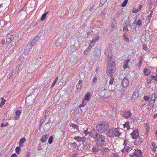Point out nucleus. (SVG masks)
<instances>
[{
    "label": "nucleus",
    "instance_id": "nucleus-40",
    "mask_svg": "<svg viewBox=\"0 0 157 157\" xmlns=\"http://www.w3.org/2000/svg\"><path fill=\"white\" fill-rule=\"evenodd\" d=\"M30 51V50H29L28 49V48H26V49H25L24 51V53L25 54L27 55L29 53Z\"/></svg>",
    "mask_w": 157,
    "mask_h": 157
},
{
    "label": "nucleus",
    "instance_id": "nucleus-54",
    "mask_svg": "<svg viewBox=\"0 0 157 157\" xmlns=\"http://www.w3.org/2000/svg\"><path fill=\"white\" fill-rule=\"evenodd\" d=\"M151 17L149 16V15H148L147 17V21H148V22L149 23V22H150V21L151 19Z\"/></svg>",
    "mask_w": 157,
    "mask_h": 157
},
{
    "label": "nucleus",
    "instance_id": "nucleus-6",
    "mask_svg": "<svg viewBox=\"0 0 157 157\" xmlns=\"http://www.w3.org/2000/svg\"><path fill=\"white\" fill-rule=\"evenodd\" d=\"M84 133L86 135L88 134L92 137L94 138H96L98 136V134L97 130L94 129L90 132H87L86 131H84Z\"/></svg>",
    "mask_w": 157,
    "mask_h": 157
},
{
    "label": "nucleus",
    "instance_id": "nucleus-60",
    "mask_svg": "<svg viewBox=\"0 0 157 157\" xmlns=\"http://www.w3.org/2000/svg\"><path fill=\"white\" fill-rule=\"evenodd\" d=\"M142 5H140L138 6V7L137 8V9L140 11V10H141V9L142 8Z\"/></svg>",
    "mask_w": 157,
    "mask_h": 157
},
{
    "label": "nucleus",
    "instance_id": "nucleus-62",
    "mask_svg": "<svg viewBox=\"0 0 157 157\" xmlns=\"http://www.w3.org/2000/svg\"><path fill=\"white\" fill-rule=\"evenodd\" d=\"M82 86V85L81 84H78L77 86V88H81Z\"/></svg>",
    "mask_w": 157,
    "mask_h": 157
},
{
    "label": "nucleus",
    "instance_id": "nucleus-10",
    "mask_svg": "<svg viewBox=\"0 0 157 157\" xmlns=\"http://www.w3.org/2000/svg\"><path fill=\"white\" fill-rule=\"evenodd\" d=\"M74 139L78 142L82 143H84L86 140V138L85 137H81L79 136H75Z\"/></svg>",
    "mask_w": 157,
    "mask_h": 157
},
{
    "label": "nucleus",
    "instance_id": "nucleus-23",
    "mask_svg": "<svg viewBox=\"0 0 157 157\" xmlns=\"http://www.w3.org/2000/svg\"><path fill=\"white\" fill-rule=\"evenodd\" d=\"M48 13V11H47L42 15L40 18V20L41 21H43L44 20L46 16V15H47Z\"/></svg>",
    "mask_w": 157,
    "mask_h": 157
},
{
    "label": "nucleus",
    "instance_id": "nucleus-29",
    "mask_svg": "<svg viewBox=\"0 0 157 157\" xmlns=\"http://www.w3.org/2000/svg\"><path fill=\"white\" fill-rule=\"evenodd\" d=\"M21 150V149L20 147H17L15 148L16 152L17 154H19Z\"/></svg>",
    "mask_w": 157,
    "mask_h": 157
},
{
    "label": "nucleus",
    "instance_id": "nucleus-22",
    "mask_svg": "<svg viewBox=\"0 0 157 157\" xmlns=\"http://www.w3.org/2000/svg\"><path fill=\"white\" fill-rule=\"evenodd\" d=\"M130 149L131 147L129 146H127L125 145L124 148L122 150V151L123 152H124L125 151L128 152Z\"/></svg>",
    "mask_w": 157,
    "mask_h": 157
},
{
    "label": "nucleus",
    "instance_id": "nucleus-27",
    "mask_svg": "<svg viewBox=\"0 0 157 157\" xmlns=\"http://www.w3.org/2000/svg\"><path fill=\"white\" fill-rule=\"evenodd\" d=\"M2 101L0 103V108L2 107L3 105L5 104L6 100L4 99L3 98H1Z\"/></svg>",
    "mask_w": 157,
    "mask_h": 157
},
{
    "label": "nucleus",
    "instance_id": "nucleus-12",
    "mask_svg": "<svg viewBox=\"0 0 157 157\" xmlns=\"http://www.w3.org/2000/svg\"><path fill=\"white\" fill-rule=\"evenodd\" d=\"M157 97V96L156 94L155 93H153L151 95V100L149 101V104H150L151 101L152 102L153 101V103H151V105L153 106L154 103L156 100Z\"/></svg>",
    "mask_w": 157,
    "mask_h": 157
},
{
    "label": "nucleus",
    "instance_id": "nucleus-43",
    "mask_svg": "<svg viewBox=\"0 0 157 157\" xmlns=\"http://www.w3.org/2000/svg\"><path fill=\"white\" fill-rule=\"evenodd\" d=\"M92 151L94 152H98V150L97 149L96 147H94L92 149Z\"/></svg>",
    "mask_w": 157,
    "mask_h": 157
},
{
    "label": "nucleus",
    "instance_id": "nucleus-35",
    "mask_svg": "<svg viewBox=\"0 0 157 157\" xmlns=\"http://www.w3.org/2000/svg\"><path fill=\"white\" fill-rule=\"evenodd\" d=\"M106 1L107 0H101L100 2V6H102Z\"/></svg>",
    "mask_w": 157,
    "mask_h": 157
},
{
    "label": "nucleus",
    "instance_id": "nucleus-17",
    "mask_svg": "<svg viewBox=\"0 0 157 157\" xmlns=\"http://www.w3.org/2000/svg\"><path fill=\"white\" fill-rule=\"evenodd\" d=\"M90 93H86L84 97L85 100L87 101H89L90 99Z\"/></svg>",
    "mask_w": 157,
    "mask_h": 157
},
{
    "label": "nucleus",
    "instance_id": "nucleus-5",
    "mask_svg": "<svg viewBox=\"0 0 157 157\" xmlns=\"http://www.w3.org/2000/svg\"><path fill=\"white\" fill-rule=\"evenodd\" d=\"M105 138L102 135L100 136L96 141V145L98 146H101L103 145L105 142Z\"/></svg>",
    "mask_w": 157,
    "mask_h": 157
},
{
    "label": "nucleus",
    "instance_id": "nucleus-32",
    "mask_svg": "<svg viewBox=\"0 0 157 157\" xmlns=\"http://www.w3.org/2000/svg\"><path fill=\"white\" fill-rule=\"evenodd\" d=\"M110 77H111L109 81V84H110L112 85L113 84V80L114 78L113 77L112 75V76H110Z\"/></svg>",
    "mask_w": 157,
    "mask_h": 157
},
{
    "label": "nucleus",
    "instance_id": "nucleus-47",
    "mask_svg": "<svg viewBox=\"0 0 157 157\" xmlns=\"http://www.w3.org/2000/svg\"><path fill=\"white\" fill-rule=\"evenodd\" d=\"M139 11L137 9H133L132 10V12L133 13H136L137 12H139Z\"/></svg>",
    "mask_w": 157,
    "mask_h": 157
},
{
    "label": "nucleus",
    "instance_id": "nucleus-44",
    "mask_svg": "<svg viewBox=\"0 0 157 157\" xmlns=\"http://www.w3.org/2000/svg\"><path fill=\"white\" fill-rule=\"evenodd\" d=\"M123 38L125 40H126L127 41H129L128 38L125 35H123Z\"/></svg>",
    "mask_w": 157,
    "mask_h": 157
},
{
    "label": "nucleus",
    "instance_id": "nucleus-58",
    "mask_svg": "<svg viewBox=\"0 0 157 157\" xmlns=\"http://www.w3.org/2000/svg\"><path fill=\"white\" fill-rule=\"evenodd\" d=\"M56 81H54L53 82L52 86L51 87V88H52L53 87V86L56 84Z\"/></svg>",
    "mask_w": 157,
    "mask_h": 157
},
{
    "label": "nucleus",
    "instance_id": "nucleus-21",
    "mask_svg": "<svg viewBox=\"0 0 157 157\" xmlns=\"http://www.w3.org/2000/svg\"><path fill=\"white\" fill-rule=\"evenodd\" d=\"M99 36H97L91 41V42L92 43H94L98 41L99 40Z\"/></svg>",
    "mask_w": 157,
    "mask_h": 157
},
{
    "label": "nucleus",
    "instance_id": "nucleus-30",
    "mask_svg": "<svg viewBox=\"0 0 157 157\" xmlns=\"http://www.w3.org/2000/svg\"><path fill=\"white\" fill-rule=\"evenodd\" d=\"M142 21L141 20L139 19L138 20L136 23V25H137L140 26V25L142 24Z\"/></svg>",
    "mask_w": 157,
    "mask_h": 157
},
{
    "label": "nucleus",
    "instance_id": "nucleus-61",
    "mask_svg": "<svg viewBox=\"0 0 157 157\" xmlns=\"http://www.w3.org/2000/svg\"><path fill=\"white\" fill-rule=\"evenodd\" d=\"M17 155L15 153L11 155V157H17Z\"/></svg>",
    "mask_w": 157,
    "mask_h": 157
},
{
    "label": "nucleus",
    "instance_id": "nucleus-33",
    "mask_svg": "<svg viewBox=\"0 0 157 157\" xmlns=\"http://www.w3.org/2000/svg\"><path fill=\"white\" fill-rule=\"evenodd\" d=\"M53 137L52 136H51L49 137V139L48 140V143L49 144H51L53 141Z\"/></svg>",
    "mask_w": 157,
    "mask_h": 157
},
{
    "label": "nucleus",
    "instance_id": "nucleus-64",
    "mask_svg": "<svg viewBox=\"0 0 157 157\" xmlns=\"http://www.w3.org/2000/svg\"><path fill=\"white\" fill-rule=\"evenodd\" d=\"M78 155L77 154H74L72 155V157H78Z\"/></svg>",
    "mask_w": 157,
    "mask_h": 157
},
{
    "label": "nucleus",
    "instance_id": "nucleus-59",
    "mask_svg": "<svg viewBox=\"0 0 157 157\" xmlns=\"http://www.w3.org/2000/svg\"><path fill=\"white\" fill-rule=\"evenodd\" d=\"M45 119H46V117L44 116V117L40 121V123H41V124H42L43 123V122H44V121Z\"/></svg>",
    "mask_w": 157,
    "mask_h": 157
},
{
    "label": "nucleus",
    "instance_id": "nucleus-57",
    "mask_svg": "<svg viewBox=\"0 0 157 157\" xmlns=\"http://www.w3.org/2000/svg\"><path fill=\"white\" fill-rule=\"evenodd\" d=\"M89 52L88 49H86L84 52V54L85 55H86Z\"/></svg>",
    "mask_w": 157,
    "mask_h": 157
},
{
    "label": "nucleus",
    "instance_id": "nucleus-51",
    "mask_svg": "<svg viewBox=\"0 0 157 157\" xmlns=\"http://www.w3.org/2000/svg\"><path fill=\"white\" fill-rule=\"evenodd\" d=\"M49 84H46L45 86L44 87V88H43V90H46V89L49 87Z\"/></svg>",
    "mask_w": 157,
    "mask_h": 157
},
{
    "label": "nucleus",
    "instance_id": "nucleus-28",
    "mask_svg": "<svg viewBox=\"0 0 157 157\" xmlns=\"http://www.w3.org/2000/svg\"><path fill=\"white\" fill-rule=\"evenodd\" d=\"M77 47H76L75 44H74L71 46V50L72 52H74L77 50Z\"/></svg>",
    "mask_w": 157,
    "mask_h": 157
},
{
    "label": "nucleus",
    "instance_id": "nucleus-56",
    "mask_svg": "<svg viewBox=\"0 0 157 157\" xmlns=\"http://www.w3.org/2000/svg\"><path fill=\"white\" fill-rule=\"evenodd\" d=\"M142 63V60L141 59L140 60L139 63V67H140L141 66Z\"/></svg>",
    "mask_w": 157,
    "mask_h": 157
},
{
    "label": "nucleus",
    "instance_id": "nucleus-42",
    "mask_svg": "<svg viewBox=\"0 0 157 157\" xmlns=\"http://www.w3.org/2000/svg\"><path fill=\"white\" fill-rule=\"evenodd\" d=\"M110 157H118V155L114 153H112Z\"/></svg>",
    "mask_w": 157,
    "mask_h": 157
},
{
    "label": "nucleus",
    "instance_id": "nucleus-4",
    "mask_svg": "<svg viewBox=\"0 0 157 157\" xmlns=\"http://www.w3.org/2000/svg\"><path fill=\"white\" fill-rule=\"evenodd\" d=\"M116 65L115 61L112 58L110 59L109 61V66L112 68L109 71V74L110 76H112V74L115 71V68Z\"/></svg>",
    "mask_w": 157,
    "mask_h": 157
},
{
    "label": "nucleus",
    "instance_id": "nucleus-16",
    "mask_svg": "<svg viewBox=\"0 0 157 157\" xmlns=\"http://www.w3.org/2000/svg\"><path fill=\"white\" fill-rule=\"evenodd\" d=\"M26 141V139L24 137L21 138L20 140V142L19 143V146L22 147L23 146V144Z\"/></svg>",
    "mask_w": 157,
    "mask_h": 157
},
{
    "label": "nucleus",
    "instance_id": "nucleus-36",
    "mask_svg": "<svg viewBox=\"0 0 157 157\" xmlns=\"http://www.w3.org/2000/svg\"><path fill=\"white\" fill-rule=\"evenodd\" d=\"M21 114V112L20 110H17L16 111V112H15V114L17 116H18L19 117Z\"/></svg>",
    "mask_w": 157,
    "mask_h": 157
},
{
    "label": "nucleus",
    "instance_id": "nucleus-38",
    "mask_svg": "<svg viewBox=\"0 0 157 157\" xmlns=\"http://www.w3.org/2000/svg\"><path fill=\"white\" fill-rule=\"evenodd\" d=\"M70 126L75 129H76L78 127L77 125L74 124H70Z\"/></svg>",
    "mask_w": 157,
    "mask_h": 157
},
{
    "label": "nucleus",
    "instance_id": "nucleus-9",
    "mask_svg": "<svg viewBox=\"0 0 157 157\" xmlns=\"http://www.w3.org/2000/svg\"><path fill=\"white\" fill-rule=\"evenodd\" d=\"M135 140L134 142L135 144L136 145L138 146L143 141V139L139 137L135 139Z\"/></svg>",
    "mask_w": 157,
    "mask_h": 157
},
{
    "label": "nucleus",
    "instance_id": "nucleus-8",
    "mask_svg": "<svg viewBox=\"0 0 157 157\" xmlns=\"http://www.w3.org/2000/svg\"><path fill=\"white\" fill-rule=\"evenodd\" d=\"M131 134L132 136V138L133 139H135L137 138V137H140L139 136V132L137 130H134Z\"/></svg>",
    "mask_w": 157,
    "mask_h": 157
},
{
    "label": "nucleus",
    "instance_id": "nucleus-3",
    "mask_svg": "<svg viewBox=\"0 0 157 157\" xmlns=\"http://www.w3.org/2000/svg\"><path fill=\"white\" fill-rule=\"evenodd\" d=\"M108 127V125L105 123L98 124L96 126L97 130L98 132H103L106 131L107 128Z\"/></svg>",
    "mask_w": 157,
    "mask_h": 157
},
{
    "label": "nucleus",
    "instance_id": "nucleus-13",
    "mask_svg": "<svg viewBox=\"0 0 157 157\" xmlns=\"http://www.w3.org/2000/svg\"><path fill=\"white\" fill-rule=\"evenodd\" d=\"M48 137V135H44L42 136L40 139V141L43 142L44 143L47 140Z\"/></svg>",
    "mask_w": 157,
    "mask_h": 157
},
{
    "label": "nucleus",
    "instance_id": "nucleus-39",
    "mask_svg": "<svg viewBox=\"0 0 157 157\" xmlns=\"http://www.w3.org/2000/svg\"><path fill=\"white\" fill-rule=\"evenodd\" d=\"M151 79H154L155 81H157V75H156V76H154L153 75H151Z\"/></svg>",
    "mask_w": 157,
    "mask_h": 157
},
{
    "label": "nucleus",
    "instance_id": "nucleus-41",
    "mask_svg": "<svg viewBox=\"0 0 157 157\" xmlns=\"http://www.w3.org/2000/svg\"><path fill=\"white\" fill-rule=\"evenodd\" d=\"M71 146L73 147V148H74L77 147V144L75 143L74 142L73 143H70Z\"/></svg>",
    "mask_w": 157,
    "mask_h": 157
},
{
    "label": "nucleus",
    "instance_id": "nucleus-2",
    "mask_svg": "<svg viewBox=\"0 0 157 157\" xmlns=\"http://www.w3.org/2000/svg\"><path fill=\"white\" fill-rule=\"evenodd\" d=\"M121 134V133L119 132L118 128H111L109 131V137H112L115 136H119Z\"/></svg>",
    "mask_w": 157,
    "mask_h": 157
},
{
    "label": "nucleus",
    "instance_id": "nucleus-14",
    "mask_svg": "<svg viewBox=\"0 0 157 157\" xmlns=\"http://www.w3.org/2000/svg\"><path fill=\"white\" fill-rule=\"evenodd\" d=\"M130 59H128L124 61V62L123 64V67L125 69L128 67V63L130 62Z\"/></svg>",
    "mask_w": 157,
    "mask_h": 157
},
{
    "label": "nucleus",
    "instance_id": "nucleus-20",
    "mask_svg": "<svg viewBox=\"0 0 157 157\" xmlns=\"http://www.w3.org/2000/svg\"><path fill=\"white\" fill-rule=\"evenodd\" d=\"M116 27V23L115 21L114 20H113L111 23V27L112 28L111 30H112L113 29H114Z\"/></svg>",
    "mask_w": 157,
    "mask_h": 157
},
{
    "label": "nucleus",
    "instance_id": "nucleus-11",
    "mask_svg": "<svg viewBox=\"0 0 157 157\" xmlns=\"http://www.w3.org/2000/svg\"><path fill=\"white\" fill-rule=\"evenodd\" d=\"M129 84V81L126 78H124L122 80V85L124 87H127Z\"/></svg>",
    "mask_w": 157,
    "mask_h": 157
},
{
    "label": "nucleus",
    "instance_id": "nucleus-53",
    "mask_svg": "<svg viewBox=\"0 0 157 157\" xmlns=\"http://www.w3.org/2000/svg\"><path fill=\"white\" fill-rule=\"evenodd\" d=\"M97 78L96 77H95L94 78L92 82L93 83H95L97 82Z\"/></svg>",
    "mask_w": 157,
    "mask_h": 157
},
{
    "label": "nucleus",
    "instance_id": "nucleus-52",
    "mask_svg": "<svg viewBox=\"0 0 157 157\" xmlns=\"http://www.w3.org/2000/svg\"><path fill=\"white\" fill-rule=\"evenodd\" d=\"M144 100L146 101L148 100L150 98L148 96H145L144 97Z\"/></svg>",
    "mask_w": 157,
    "mask_h": 157
},
{
    "label": "nucleus",
    "instance_id": "nucleus-15",
    "mask_svg": "<svg viewBox=\"0 0 157 157\" xmlns=\"http://www.w3.org/2000/svg\"><path fill=\"white\" fill-rule=\"evenodd\" d=\"M101 151L103 155H105L107 154L106 153L108 151V148L105 147H102Z\"/></svg>",
    "mask_w": 157,
    "mask_h": 157
},
{
    "label": "nucleus",
    "instance_id": "nucleus-18",
    "mask_svg": "<svg viewBox=\"0 0 157 157\" xmlns=\"http://www.w3.org/2000/svg\"><path fill=\"white\" fill-rule=\"evenodd\" d=\"M124 128H126V130H128L130 128V126L129 125V123L128 122H126L125 123L123 124Z\"/></svg>",
    "mask_w": 157,
    "mask_h": 157
},
{
    "label": "nucleus",
    "instance_id": "nucleus-7",
    "mask_svg": "<svg viewBox=\"0 0 157 157\" xmlns=\"http://www.w3.org/2000/svg\"><path fill=\"white\" fill-rule=\"evenodd\" d=\"M132 113L129 110L125 111L123 112L122 115L125 118H128L131 117Z\"/></svg>",
    "mask_w": 157,
    "mask_h": 157
},
{
    "label": "nucleus",
    "instance_id": "nucleus-1",
    "mask_svg": "<svg viewBox=\"0 0 157 157\" xmlns=\"http://www.w3.org/2000/svg\"><path fill=\"white\" fill-rule=\"evenodd\" d=\"M130 151L128 155L130 157H142V152L140 150H131Z\"/></svg>",
    "mask_w": 157,
    "mask_h": 157
},
{
    "label": "nucleus",
    "instance_id": "nucleus-46",
    "mask_svg": "<svg viewBox=\"0 0 157 157\" xmlns=\"http://www.w3.org/2000/svg\"><path fill=\"white\" fill-rule=\"evenodd\" d=\"M10 42L11 43V46H12V45L13 46L14 45H15L16 44V41H14L13 40H12Z\"/></svg>",
    "mask_w": 157,
    "mask_h": 157
},
{
    "label": "nucleus",
    "instance_id": "nucleus-25",
    "mask_svg": "<svg viewBox=\"0 0 157 157\" xmlns=\"http://www.w3.org/2000/svg\"><path fill=\"white\" fill-rule=\"evenodd\" d=\"M151 144L152 146L153 147L152 150L154 152H155L156 151V148H157V146L155 143L153 142Z\"/></svg>",
    "mask_w": 157,
    "mask_h": 157
},
{
    "label": "nucleus",
    "instance_id": "nucleus-24",
    "mask_svg": "<svg viewBox=\"0 0 157 157\" xmlns=\"http://www.w3.org/2000/svg\"><path fill=\"white\" fill-rule=\"evenodd\" d=\"M37 38V37H36V38H34L31 42H29L30 44H31L33 46L35 45L37 41V40H38V39H36Z\"/></svg>",
    "mask_w": 157,
    "mask_h": 157
},
{
    "label": "nucleus",
    "instance_id": "nucleus-48",
    "mask_svg": "<svg viewBox=\"0 0 157 157\" xmlns=\"http://www.w3.org/2000/svg\"><path fill=\"white\" fill-rule=\"evenodd\" d=\"M85 105V104H84L83 103V101H82V104H81L79 105V108H80V109L81 110V107H84Z\"/></svg>",
    "mask_w": 157,
    "mask_h": 157
},
{
    "label": "nucleus",
    "instance_id": "nucleus-45",
    "mask_svg": "<svg viewBox=\"0 0 157 157\" xmlns=\"http://www.w3.org/2000/svg\"><path fill=\"white\" fill-rule=\"evenodd\" d=\"M8 125H9L8 123L7 122H6L5 124H3V123H2L1 124V126L2 127H3L6 126Z\"/></svg>",
    "mask_w": 157,
    "mask_h": 157
},
{
    "label": "nucleus",
    "instance_id": "nucleus-31",
    "mask_svg": "<svg viewBox=\"0 0 157 157\" xmlns=\"http://www.w3.org/2000/svg\"><path fill=\"white\" fill-rule=\"evenodd\" d=\"M33 46L30 44L29 42L27 44V45L26 47L28 49L31 50V48Z\"/></svg>",
    "mask_w": 157,
    "mask_h": 157
},
{
    "label": "nucleus",
    "instance_id": "nucleus-49",
    "mask_svg": "<svg viewBox=\"0 0 157 157\" xmlns=\"http://www.w3.org/2000/svg\"><path fill=\"white\" fill-rule=\"evenodd\" d=\"M24 59L23 57L22 56H21L20 57L18 58L17 60V62H19L21 61V60L22 61H23V60Z\"/></svg>",
    "mask_w": 157,
    "mask_h": 157
},
{
    "label": "nucleus",
    "instance_id": "nucleus-63",
    "mask_svg": "<svg viewBox=\"0 0 157 157\" xmlns=\"http://www.w3.org/2000/svg\"><path fill=\"white\" fill-rule=\"evenodd\" d=\"M94 9V6H93L92 7H90V11H91L93 10Z\"/></svg>",
    "mask_w": 157,
    "mask_h": 157
},
{
    "label": "nucleus",
    "instance_id": "nucleus-37",
    "mask_svg": "<svg viewBox=\"0 0 157 157\" xmlns=\"http://www.w3.org/2000/svg\"><path fill=\"white\" fill-rule=\"evenodd\" d=\"M128 2V0H125L121 4V6L122 7L125 6L127 4Z\"/></svg>",
    "mask_w": 157,
    "mask_h": 157
},
{
    "label": "nucleus",
    "instance_id": "nucleus-26",
    "mask_svg": "<svg viewBox=\"0 0 157 157\" xmlns=\"http://www.w3.org/2000/svg\"><path fill=\"white\" fill-rule=\"evenodd\" d=\"M13 36L10 34H8L7 36V38L6 39V42H9L10 40L13 37Z\"/></svg>",
    "mask_w": 157,
    "mask_h": 157
},
{
    "label": "nucleus",
    "instance_id": "nucleus-19",
    "mask_svg": "<svg viewBox=\"0 0 157 157\" xmlns=\"http://www.w3.org/2000/svg\"><path fill=\"white\" fill-rule=\"evenodd\" d=\"M151 71L149 69H145L144 70V74L145 75H148L150 74Z\"/></svg>",
    "mask_w": 157,
    "mask_h": 157
},
{
    "label": "nucleus",
    "instance_id": "nucleus-55",
    "mask_svg": "<svg viewBox=\"0 0 157 157\" xmlns=\"http://www.w3.org/2000/svg\"><path fill=\"white\" fill-rule=\"evenodd\" d=\"M49 110L48 109L47 110H46L45 112L44 113L45 114V116L46 117L48 115V113Z\"/></svg>",
    "mask_w": 157,
    "mask_h": 157
},
{
    "label": "nucleus",
    "instance_id": "nucleus-34",
    "mask_svg": "<svg viewBox=\"0 0 157 157\" xmlns=\"http://www.w3.org/2000/svg\"><path fill=\"white\" fill-rule=\"evenodd\" d=\"M123 30L124 31L127 32L128 31V29L127 25H125L123 26Z\"/></svg>",
    "mask_w": 157,
    "mask_h": 157
},
{
    "label": "nucleus",
    "instance_id": "nucleus-50",
    "mask_svg": "<svg viewBox=\"0 0 157 157\" xmlns=\"http://www.w3.org/2000/svg\"><path fill=\"white\" fill-rule=\"evenodd\" d=\"M143 48L144 50L146 51H147L148 50L147 47L145 45H143Z\"/></svg>",
    "mask_w": 157,
    "mask_h": 157
}]
</instances>
